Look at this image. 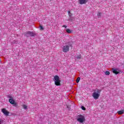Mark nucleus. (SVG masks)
Wrapping results in <instances>:
<instances>
[{
	"label": "nucleus",
	"mask_w": 124,
	"mask_h": 124,
	"mask_svg": "<svg viewBox=\"0 0 124 124\" xmlns=\"http://www.w3.org/2000/svg\"><path fill=\"white\" fill-rule=\"evenodd\" d=\"M100 93H101V90L99 89H96L92 94V96L94 99H98L100 95Z\"/></svg>",
	"instance_id": "nucleus-1"
},
{
	"label": "nucleus",
	"mask_w": 124,
	"mask_h": 124,
	"mask_svg": "<svg viewBox=\"0 0 124 124\" xmlns=\"http://www.w3.org/2000/svg\"><path fill=\"white\" fill-rule=\"evenodd\" d=\"M54 84L56 86H61V80L60 79V77L56 75L54 77Z\"/></svg>",
	"instance_id": "nucleus-2"
},
{
	"label": "nucleus",
	"mask_w": 124,
	"mask_h": 124,
	"mask_svg": "<svg viewBox=\"0 0 124 124\" xmlns=\"http://www.w3.org/2000/svg\"><path fill=\"white\" fill-rule=\"evenodd\" d=\"M70 46L68 45L63 46L62 47V52L64 53H67V52H69V48Z\"/></svg>",
	"instance_id": "nucleus-3"
},
{
	"label": "nucleus",
	"mask_w": 124,
	"mask_h": 124,
	"mask_svg": "<svg viewBox=\"0 0 124 124\" xmlns=\"http://www.w3.org/2000/svg\"><path fill=\"white\" fill-rule=\"evenodd\" d=\"M78 117H79V118H78L77 119L78 122H79L81 124L84 123V122H85V117H84V116L82 115H78Z\"/></svg>",
	"instance_id": "nucleus-4"
},
{
	"label": "nucleus",
	"mask_w": 124,
	"mask_h": 124,
	"mask_svg": "<svg viewBox=\"0 0 124 124\" xmlns=\"http://www.w3.org/2000/svg\"><path fill=\"white\" fill-rule=\"evenodd\" d=\"M24 35L25 36H27V37H29L30 36H34V33L31 31L25 32Z\"/></svg>",
	"instance_id": "nucleus-5"
},
{
	"label": "nucleus",
	"mask_w": 124,
	"mask_h": 124,
	"mask_svg": "<svg viewBox=\"0 0 124 124\" xmlns=\"http://www.w3.org/2000/svg\"><path fill=\"white\" fill-rule=\"evenodd\" d=\"M1 111L4 113L5 116H9V112L6 110L5 108H2Z\"/></svg>",
	"instance_id": "nucleus-6"
},
{
	"label": "nucleus",
	"mask_w": 124,
	"mask_h": 124,
	"mask_svg": "<svg viewBox=\"0 0 124 124\" xmlns=\"http://www.w3.org/2000/svg\"><path fill=\"white\" fill-rule=\"evenodd\" d=\"M9 102L10 103V104H12L13 105H17V103L15 102V101L14 100V99H13V98L9 99Z\"/></svg>",
	"instance_id": "nucleus-7"
},
{
	"label": "nucleus",
	"mask_w": 124,
	"mask_h": 124,
	"mask_svg": "<svg viewBox=\"0 0 124 124\" xmlns=\"http://www.w3.org/2000/svg\"><path fill=\"white\" fill-rule=\"evenodd\" d=\"M88 0H78L79 4H86Z\"/></svg>",
	"instance_id": "nucleus-8"
},
{
	"label": "nucleus",
	"mask_w": 124,
	"mask_h": 124,
	"mask_svg": "<svg viewBox=\"0 0 124 124\" xmlns=\"http://www.w3.org/2000/svg\"><path fill=\"white\" fill-rule=\"evenodd\" d=\"M112 72L116 75H117V74H119V73H120V72H118V71H117V69L114 68H112Z\"/></svg>",
	"instance_id": "nucleus-9"
},
{
	"label": "nucleus",
	"mask_w": 124,
	"mask_h": 124,
	"mask_svg": "<svg viewBox=\"0 0 124 124\" xmlns=\"http://www.w3.org/2000/svg\"><path fill=\"white\" fill-rule=\"evenodd\" d=\"M117 113H118V115H123V114H124V110L118 111L117 112Z\"/></svg>",
	"instance_id": "nucleus-10"
},
{
	"label": "nucleus",
	"mask_w": 124,
	"mask_h": 124,
	"mask_svg": "<svg viewBox=\"0 0 124 124\" xmlns=\"http://www.w3.org/2000/svg\"><path fill=\"white\" fill-rule=\"evenodd\" d=\"M66 31L67 33H72V31L70 30L69 29H67L66 30Z\"/></svg>",
	"instance_id": "nucleus-11"
},
{
	"label": "nucleus",
	"mask_w": 124,
	"mask_h": 124,
	"mask_svg": "<svg viewBox=\"0 0 124 124\" xmlns=\"http://www.w3.org/2000/svg\"><path fill=\"white\" fill-rule=\"evenodd\" d=\"M23 106V108L24 109H28V106H27V105H25V104H23L22 105Z\"/></svg>",
	"instance_id": "nucleus-12"
},
{
	"label": "nucleus",
	"mask_w": 124,
	"mask_h": 124,
	"mask_svg": "<svg viewBox=\"0 0 124 124\" xmlns=\"http://www.w3.org/2000/svg\"><path fill=\"white\" fill-rule=\"evenodd\" d=\"M105 74L106 75H110V72L107 71L105 72Z\"/></svg>",
	"instance_id": "nucleus-13"
},
{
	"label": "nucleus",
	"mask_w": 124,
	"mask_h": 124,
	"mask_svg": "<svg viewBox=\"0 0 124 124\" xmlns=\"http://www.w3.org/2000/svg\"><path fill=\"white\" fill-rule=\"evenodd\" d=\"M68 12L69 17H72L73 14L70 13V11H68Z\"/></svg>",
	"instance_id": "nucleus-14"
},
{
	"label": "nucleus",
	"mask_w": 124,
	"mask_h": 124,
	"mask_svg": "<svg viewBox=\"0 0 124 124\" xmlns=\"http://www.w3.org/2000/svg\"><path fill=\"white\" fill-rule=\"evenodd\" d=\"M40 31H43V30H44L43 26H42L41 25H40Z\"/></svg>",
	"instance_id": "nucleus-15"
},
{
	"label": "nucleus",
	"mask_w": 124,
	"mask_h": 124,
	"mask_svg": "<svg viewBox=\"0 0 124 124\" xmlns=\"http://www.w3.org/2000/svg\"><path fill=\"white\" fill-rule=\"evenodd\" d=\"M7 97L8 98H10V99H12L13 98V97H12V96H10V95H7Z\"/></svg>",
	"instance_id": "nucleus-16"
},
{
	"label": "nucleus",
	"mask_w": 124,
	"mask_h": 124,
	"mask_svg": "<svg viewBox=\"0 0 124 124\" xmlns=\"http://www.w3.org/2000/svg\"><path fill=\"white\" fill-rule=\"evenodd\" d=\"M80 81V78H78L77 79V83H79Z\"/></svg>",
	"instance_id": "nucleus-17"
},
{
	"label": "nucleus",
	"mask_w": 124,
	"mask_h": 124,
	"mask_svg": "<svg viewBox=\"0 0 124 124\" xmlns=\"http://www.w3.org/2000/svg\"><path fill=\"white\" fill-rule=\"evenodd\" d=\"M97 15V16H98L99 17H100V16H101V13L98 12Z\"/></svg>",
	"instance_id": "nucleus-18"
},
{
	"label": "nucleus",
	"mask_w": 124,
	"mask_h": 124,
	"mask_svg": "<svg viewBox=\"0 0 124 124\" xmlns=\"http://www.w3.org/2000/svg\"><path fill=\"white\" fill-rule=\"evenodd\" d=\"M81 109H82V110H83L84 111H85L86 110V108L84 107V106H82Z\"/></svg>",
	"instance_id": "nucleus-19"
},
{
	"label": "nucleus",
	"mask_w": 124,
	"mask_h": 124,
	"mask_svg": "<svg viewBox=\"0 0 124 124\" xmlns=\"http://www.w3.org/2000/svg\"><path fill=\"white\" fill-rule=\"evenodd\" d=\"M77 59H78V60H80V59H81V55L77 56Z\"/></svg>",
	"instance_id": "nucleus-20"
},
{
	"label": "nucleus",
	"mask_w": 124,
	"mask_h": 124,
	"mask_svg": "<svg viewBox=\"0 0 124 124\" xmlns=\"http://www.w3.org/2000/svg\"><path fill=\"white\" fill-rule=\"evenodd\" d=\"M62 28H65V29H66L67 28V26L66 25H63Z\"/></svg>",
	"instance_id": "nucleus-21"
},
{
	"label": "nucleus",
	"mask_w": 124,
	"mask_h": 124,
	"mask_svg": "<svg viewBox=\"0 0 124 124\" xmlns=\"http://www.w3.org/2000/svg\"><path fill=\"white\" fill-rule=\"evenodd\" d=\"M1 123V119H0V124Z\"/></svg>",
	"instance_id": "nucleus-22"
}]
</instances>
